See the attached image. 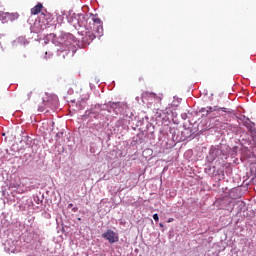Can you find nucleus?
I'll return each mask as SVG.
<instances>
[{"label":"nucleus","instance_id":"obj_1","mask_svg":"<svg viewBox=\"0 0 256 256\" xmlns=\"http://www.w3.org/2000/svg\"><path fill=\"white\" fill-rule=\"evenodd\" d=\"M142 99L143 101H147L150 103V105H153V103H160L163 99V94H155L154 92L145 91L142 93Z\"/></svg>","mask_w":256,"mask_h":256},{"label":"nucleus","instance_id":"obj_2","mask_svg":"<svg viewBox=\"0 0 256 256\" xmlns=\"http://www.w3.org/2000/svg\"><path fill=\"white\" fill-rule=\"evenodd\" d=\"M103 35V26H97L93 31L87 30L85 32V38L87 43H91L93 40L97 39V37H101Z\"/></svg>","mask_w":256,"mask_h":256},{"label":"nucleus","instance_id":"obj_3","mask_svg":"<svg viewBox=\"0 0 256 256\" xmlns=\"http://www.w3.org/2000/svg\"><path fill=\"white\" fill-rule=\"evenodd\" d=\"M58 103L57 98H43L44 106H39L38 110L43 113V111H47V109H57Z\"/></svg>","mask_w":256,"mask_h":256},{"label":"nucleus","instance_id":"obj_4","mask_svg":"<svg viewBox=\"0 0 256 256\" xmlns=\"http://www.w3.org/2000/svg\"><path fill=\"white\" fill-rule=\"evenodd\" d=\"M103 239H106L111 245L113 243H117L119 241V235L115 233L113 230H107L105 233L102 234Z\"/></svg>","mask_w":256,"mask_h":256},{"label":"nucleus","instance_id":"obj_5","mask_svg":"<svg viewBox=\"0 0 256 256\" xmlns=\"http://www.w3.org/2000/svg\"><path fill=\"white\" fill-rule=\"evenodd\" d=\"M201 113H206L209 114V113H213V111H217L219 113V111H223L224 113H231V111L229 110V108H219L218 106H214V107H206V108H202L201 110Z\"/></svg>","mask_w":256,"mask_h":256},{"label":"nucleus","instance_id":"obj_6","mask_svg":"<svg viewBox=\"0 0 256 256\" xmlns=\"http://www.w3.org/2000/svg\"><path fill=\"white\" fill-rule=\"evenodd\" d=\"M42 9H43V4L38 3L36 6L31 8V15H39V13H41Z\"/></svg>","mask_w":256,"mask_h":256},{"label":"nucleus","instance_id":"obj_7","mask_svg":"<svg viewBox=\"0 0 256 256\" xmlns=\"http://www.w3.org/2000/svg\"><path fill=\"white\" fill-rule=\"evenodd\" d=\"M92 21H93V29H97V27H102L101 19L97 18V16L92 15Z\"/></svg>","mask_w":256,"mask_h":256},{"label":"nucleus","instance_id":"obj_8","mask_svg":"<svg viewBox=\"0 0 256 256\" xmlns=\"http://www.w3.org/2000/svg\"><path fill=\"white\" fill-rule=\"evenodd\" d=\"M32 96H33V90H26L24 93L23 99H25V101H30Z\"/></svg>","mask_w":256,"mask_h":256},{"label":"nucleus","instance_id":"obj_9","mask_svg":"<svg viewBox=\"0 0 256 256\" xmlns=\"http://www.w3.org/2000/svg\"><path fill=\"white\" fill-rule=\"evenodd\" d=\"M6 16L8 19H11V21H15V19H19V14L17 13H6Z\"/></svg>","mask_w":256,"mask_h":256},{"label":"nucleus","instance_id":"obj_10","mask_svg":"<svg viewBox=\"0 0 256 256\" xmlns=\"http://www.w3.org/2000/svg\"><path fill=\"white\" fill-rule=\"evenodd\" d=\"M81 97H82V101H89V97H90L89 92L82 94Z\"/></svg>","mask_w":256,"mask_h":256},{"label":"nucleus","instance_id":"obj_11","mask_svg":"<svg viewBox=\"0 0 256 256\" xmlns=\"http://www.w3.org/2000/svg\"><path fill=\"white\" fill-rule=\"evenodd\" d=\"M117 107H119V103H112L111 104V109H117Z\"/></svg>","mask_w":256,"mask_h":256},{"label":"nucleus","instance_id":"obj_12","mask_svg":"<svg viewBox=\"0 0 256 256\" xmlns=\"http://www.w3.org/2000/svg\"><path fill=\"white\" fill-rule=\"evenodd\" d=\"M153 219H154V221L159 222V215L158 214H154L153 215Z\"/></svg>","mask_w":256,"mask_h":256},{"label":"nucleus","instance_id":"obj_13","mask_svg":"<svg viewBox=\"0 0 256 256\" xmlns=\"http://www.w3.org/2000/svg\"><path fill=\"white\" fill-rule=\"evenodd\" d=\"M89 115H91V112L86 111L84 117H89Z\"/></svg>","mask_w":256,"mask_h":256},{"label":"nucleus","instance_id":"obj_14","mask_svg":"<svg viewBox=\"0 0 256 256\" xmlns=\"http://www.w3.org/2000/svg\"><path fill=\"white\" fill-rule=\"evenodd\" d=\"M72 211H73L74 213H77L78 208H77V207H74V208L72 209Z\"/></svg>","mask_w":256,"mask_h":256},{"label":"nucleus","instance_id":"obj_15","mask_svg":"<svg viewBox=\"0 0 256 256\" xmlns=\"http://www.w3.org/2000/svg\"><path fill=\"white\" fill-rule=\"evenodd\" d=\"M71 207H73V204L72 203L68 204V208L71 209Z\"/></svg>","mask_w":256,"mask_h":256},{"label":"nucleus","instance_id":"obj_16","mask_svg":"<svg viewBox=\"0 0 256 256\" xmlns=\"http://www.w3.org/2000/svg\"><path fill=\"white\" fill-rule=\"evenodd\" d=\"M171 221H173V218H170V219L168 220V223H171Z\"/></svg>","mask_w":256,"mask_h":256},{"label":"nucleus","instance_id":"obj_17","mask_svg":"<svg viewBox=\"0 0 256 256\" xmlns=\"http://www.w3.org/2000/svg\"><path fill=\"white\" fill-rule=\"evenodd\" d=\"M159 226H160V227H163V224H162V223H160V224H159Z\"/></svg>","mask_w":256,"mask_h":256},{"label":"nucleus","instance_id":"obj_18","mask_svg":"<svg viewBox=\"0 0 256 256\" xmlns=\"http://www.w3.org/2000/svg\"><path fill=\"white\" fill-rule=\"evenodd\" d=\"M152 101H155V97H152Z\"/></svg>","mask_w":256,"mask_h":256}]
</instances>
